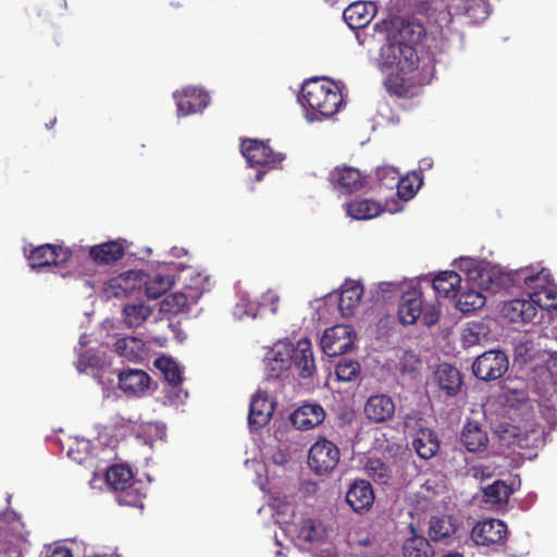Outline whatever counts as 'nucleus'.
<instances>
[{"label": "nucleus", "mask_w": 557, "mask_h": 557, "mask_svg": "<svg viewBox=\"0 0 557 557\" xmlns=\"http://www.w3.org/2000/svg\"><path fill=\"white\" fill-rule=\"evenodd\" d=\"M360 370L361 368L358 361L343 358L336 364L335 374L338 381L352 382L358 379Z\"/></svg>", "instance_id": "c03bdc74"}, {"label": "nucleus", "mask_w": 557, "mask_h": 557, "mask_svg": "<svg viewBox=\"0 0 557 557\" xmlns=\"http://www.w3.org/2000/svg\"><path fill=\"white\" fill-rule=\"evenodd\" d=\"M98 364V358L96 355L90 354L88 351L81 354L77 362H76V369L79 372H84L87 368H95Z\"/></svg>", "instance_id": "864d4df0"}, {"label": "nucleus", "mask_w": 557, "mask_h": 557, "mask_svg": "<svg viewBox=\"0 0 557 557\" xmlns=\"http://www.w3.org/2000/svg\"><path fill=\"white\" fill-rule=\"evenodd\" d=\"M326 530L320 520L306 518L299 523L298 537L308 543L319 542L325 536Z\"/></svg>", "instance_id": "58836bf2"}, {"label": "nucleus", "mask_w": 557, "mask_h": 557, "mask_svg": "<svg viewBox=\"0 0 557 557\" xmlns=\"http://www.w3.org/2000/svg\"><path fill=\"white\" fill-rule=\"evenodd\" d=\"M391 524L384 518L375 519L369 528L368 535L359 541L360 545L370 547L375 555H382L389 543Z\"/></svg>", "instance_id": "412c9836"}, {"label": "nucleus", "mask_w": 557, "mask_h": 557, "mask_svg": "<svg viewBox=\"0 0 557 557\" xmlns=\"http://www.w3.org/2000/svg\"><path fill=\"white\" fill-rule=\"evenodd\" d=\"M363 411L371 422L383 423L394 417L395 403L388 395L375 394L367 399Z\"/></svg>", "instance_id": "f3484780"}, {"label": "nucleus", "mask_w": 557, "mask_h": 557, "mask_svg": "<svg viewBox=\"0 0 557 557\" xmlns=\"http://www.w3.org/2000/svg\"><path fill=\"white\" fill-rule=\"evenodd\" d=\"M325 411L319 404H304L290 414L292 424L298 430H311L323 422Z\"/></svg>", "instance_id": "5701e85b"}, {"label": "nucleus", "mask_w": 557, "mask_h": 557, "mask_svg": "<svg viewBox=\"0 0 557 557\" xmlns=\"http://www.w3.org/2000/svg\"><path fill=\"white\" fill-rule=\"evenodd\" d=\"M377 61L382 71H389L384 78L387 92L399 98H408L412 87L429 84L435 75L433 54L393 40L391 36L381 47Z\"/></svg>", "instance_id": "f257e3e1"}, {"label": "nucleus", "mask_w": 557, "mask_h": 557, "mask_svg": "<svg viewBox=\"0 0 557 557\" xmlns=\"http://www.w3.org/2000/svg\"><path fill=\"white\" fill-rule=\"evenodd\" d=\"M412 447L420 458L424 460L433 458L440 450L436 432L430 428L419 426L413 435Z\"/></svg>", "instance_id": "b1692460"}, {"label": "nucleus", "mask_w": 557, "mask_h": 557, "mask_svg": "<svg viewBox=\"0 0 557 557\" xmlns=\"http://www.w3.org/2000/svg\"><path fill=\"white\" fill-rule=\"evenodd\" d=\"M435 380L447 396H455L460 391L462 379L459 370L449 363H442L435 371Z\"/></svg>", "instance_id": "cd10ccee"}, {"label": "nucleus", "mask_w": 557, "mask_h": 557, "mask_svg": "<svg viewBox=\"0 0 557 557\" xmlns=\"http://www.w3.org/2000/svg\"><path fill=\"white\" fill-rule=\"evenodd\" d=\"M292 343L275 344L267 357V379L276 380L288 376L292 368Z\"/></svg>", "instance_id": "9b49d317"}, {"label": "nucleus", "mask_w": 557, "mask_h": 557, "mask_svg": "<svg viewBox=\"0 0 557 557\" xmlns=\"http://www.w3.org/2000/svg\"><path fill=\"white\" fill-rule=\"evenodd\" d=\"M55 123H57V119L53 117L49 123L46 124V127L48 129H51L55 125Z\"/></svg>", "instance_id": "bf43d9fd"}, {"label": "nucleus", "mask_w": 557, "mask_h": 557, "mask_svg": "<svg viewBox=\"0 0 557 557\" xmlns=\"http://www.w3.org/2000/svg\"><path fill=\"white\" fill-rule=\"evenodd\" d=\"M441 317V306L433 293L428 294L419 283L403 293L398 302V318L401 324L412 325L421 319L426 326L436 324Z\"/></svg>", "instance_id": "f03ea898"}, {"label": "nucleus", "mask_w": 557, "mask_h": 557, "mask_svg": "<svg viewBox=\"0 0 557 557\" xmlns=\"http://www.w3.org/2000/svg\"><path fill=\"white\" fill-rule=\"evenodd\" d=\"M413 175H414L416 180H418V181H419V184H418V187H419V186H420V184H421V178H420V177L418 176V174H416V173H414Z\"/></svg>", "instance_id": "0e129e2a"}, {"label": "nucleus", "mask_w": 557, "mask_h": 557, "mask_svg": "<svg viewBox=\"0 0 557 557\" xmlns=\"http://www.w3.org/2000/svg\"><path fill=\"white\" fill-rule=\"evenodd\" d=\"M531 347L532 343L529 341L519 343L515 348L516 359L523 363L532 360L533 354L531 351Z\"/></svg>", "instance_id": "603ef678"}, {"label": "nucleus", "mask_w": 557, "mask_h": 557, "mask_svg": "<svg viewBox=\"0 0 557 557\" xmlns=\"http://www.w3.org/2000/svg\"><path fill=\"white\" fill-rule=\"evenodd\" d=\"M362 294L363 288L360 284H352L341 292L338 309L343 317L349 318L355 314V310L360 304Z\"/></svg>", "instance_id": "f704fd0d"}, {"label": "nucleus", "mask_w": 557, "mask_h": 557, "mask_svg": "<svg viewBox=\"0 0 557 557\" xmlns=\"http://www.w3.org/2000/svg\"><path fill=\"white\" fill-rule=\"evenodd\" d=\"M397 188V195L400 199L407 201L413 198L417 193V188L413 187L409 177L399 178L398 183L395 186Z\"/></svg>", "instance_id": "3c124183"}, {"label": "nucleus", "mask_w": 557, "mask_h": 557, "mask_svg": "<svg viewBox=\"0 0 557 557\" xmlns=\"http://www.w3.org/2000/svg\"><path fill=\"white\" fill-rule=\"evenodd\" d=\"M125 240H110L99 245H95L89 249V256L97 264H112L125 253Z\"/></svg>", "instance_id": "393cba45"}, {"label": "nucleus", "mask_w": 557, "mask_h": 557, "mask_svg": "<svg viewBox=\"0 0 557 557\" xmlns=\"http://www.w3.org/2000/svg\"><path fill=\"white\" fill-rule=\"evenodd\" d=\"M376 13V4L373 1H356L349 4L343 12V17L351 29L366 27Z\"/></svg>", "instance_id": "6ab92c4d"}, {"label": "nucleus", "mask_w": 557, "mask_h": 557, "mask_svg": "<svg viewBox=\"0 0 557 557\" xmlns=\"http://www.w3.org/2000/svg\"><path fill=\"white\" fill-rule=\"evenodd\" d=\"M275 400L265 391L258 389L249 405L248 424L252 430H259L267 425L275 410Z\"/></svg>", "instance_id": "1a4fd4ad"}, {"label": "nucleus", "mask_w": 557, "mask_h": 557, "mask_svg": "<svg viewBox=\"0 0 557 557\" xmlns=\"http://www.w3.org/2000/svg\"><path fill=\"white\" fill-rule=\"evenodd\" d=\"M529 293L534 306L545 310L557 309V286L550 283V273L545 270V282Z\"/></svg>", "instance_id": "bb28decb"}, {"label": "nucleus", "mask_w": 557, "mask_h": 557, "mask_svg": "<svg viewBox=\"0 0 557 557\" xmlns=\"http://www.w3.org/2000/svg\"><path fill=\"white\" fill-rule=\"evenodd\" d=\"M368 474L379 484H386L392 474L388 466L380 458H369L366 463Z\"/></svg>", "instance_id": "a18cd8bd"}, {"label": "nucleus", "mask_w": 557, "mask_h": 557, "mask_svg": "<svg viewBox=\"0 0 557 557\" xmlns=\"http://www.w3.org/2000/svg\"><path fill=\"white\" fill-rule=\"evenodd\" d=\"M173 280L170 275L157 273L152 276L146 274L145 294L148 298L157 299L171 289Z\"/></svg>", "instance_id": "4c0bfd02"}, {"label": "nucleus", "mask_w": 557, "mask_h": 557, "mask_svg": "<svg viewBox=\"0 0 557 557\" xmlns=\"http://www.w3.org/2000/svg\"><path fill=\"white\" fill-rule=\"evenodd\" d=\"M124 323L128 327L140 326L151 314L150 307L144 304H127L123 309Z\"/></svg>", "instance_id": "79ce46f5"}, {"label": "nucleus", "mask_w": 557, "mask_h": 557, "mask_svg": "<svg viewBox=\"0 0 557 557\" xmlns=\"http://www.w3.org/2000/svg\"><path fill=\"white\" fill-rule=\"evenodd\" d=\"M145 497L146 493L141 481H134L124 490L115 493L116 502L123 506L143 508Z\"/></svg>", "instance_id": "c9c22d12"}, {"label": "nucleus", "mask_w": 557, "mask_h": 557, "mask_svg": "<svg viewBox=\"0 0 557 557\" xmlns=\"http://www.w3.org/2000/svg\"><path fill=\"white\" fill-rule=\"evenodd\" d=\"M512 490L502 480H496L483 488V500L486 504L499 505L507 503Z\"/></svg>", "instance_id": "ea45409f"}, {"label": "nucleus", "mask_w": 557, "mask_h": 557, "mask_svg": "<svg viewBox=\"0 0 557 557\" xmlns=\"http://www.w3.org/2000/svg\"><path fill=\"white\" fill-rule=\"evenodd\" d=\"M154 363L163 372L169 384L177 386L182 383V372L174 361L166 358H159Z\"/></svg>", "instance_id": "49530a36"}, {"label": "nucleus", "mask_w": 557, "mask_h": 557, "mask_svg": "<svg viewBox=\"0 0 557 557\" xmlns=\"http://www.w3.org/2000/svg\"><path fill=\"white\" fill-rule=\"evenodd\" d=\"M461 284V277L456 271H443L438 273L431 282H425V292L437 296L453 298Z\"/></svg>", "instance_id": "4be33fe9"}, {"label": "nucleus", "mask_w": 557, "mask_h": 557, "mask_svg": "<svg viewBox=\"0 0 557 557\" xmlns=\"http://www.w3.org/2000/svg\"><path fill=\"white\" fill-rule=\"evenodd\" d=\"M320 344L323 352L333 357L346 354L352 346V339L346 326L335 325L324 331Z\"/></svg>", "instance_id": "ddd939ff"}, {"label": "nucleus", "mask_w": 557, "mask_h": 557, "mask_svg": "<svg viewBox=\"0 0 557 557\" xmlns=\"http://www.w3.org/2000/svg\"><path fill=\"white\" fill-rule=\"evenodd\" d=\"M301 97L304 106L323 116H332L343 103L342 92L334 82L329 79L312 78L305 82Z\"/></svg>", "instance_id": "7ed1b4c3"}, {"label": "nucleus", "mask_w": 557, "mask_h": 557, "mask_svg": "<svg viewBox=\"0 0 557 557\" xmlns=\"http://www.w3.org/2000/svg\"><path fill=\"white\" fill-rule=\"evenodd\" d=\"M188 308V299L184 293L168 295L160 304V311L169 314H178Z\"/></svg>", "instance_id": "37998d69"}, {"label": "nucleus", "mask_w": 557, "mask_h": 557, "mask_svg": "<svg viewBox=\"0 0 557 557\" xmlns=\"http://www.w3.org/2000/svg\"><path fill=\"white\" fill-rule=\"evenodd\" d=\"M480 277L482 278L480 285H482L483 284V274H480Z\"/></svg>", "instance_id": "69168bd1"}, {"label": "nucleus", "mask_w": 557, "mask_h": 557, "mask_svg": "<svg viewBox=\"0 0 557 557\" xmlns=\"http://www.w3.org/2000/svg\"><path fill=\"white\" fill-rule=\"evenodd\" d=\"M399 178V173L394 166H377L375 170V182L379 187L393 189Z\"/></svg>", "instance_id": "de8ad7c7"}, {"label": "nucleus", "mask_w": 557, "mask_h": 557, "mask_svg": "<svg viewBox=\"0 0 557 557\" xmlns=\"http://www.w3.org/2000/svg\"><path fill=\"white\" fill-rule=\"evenodd\" d=\"M150 376L143 370H127L119 374V386L125 393L137 395L148 389Z\"/></svg>", "instance_id": "c756f323"}, {"label": "nucleus", "mask_w": 557, "mask_h": 557, "mask_svg": "<svg viewBox=\"0 0 557 557\" xmlns=\"http://www.w3.org/2000/svg\"><path fill=\"white\" fill-rule=\"evenodd\" d=\"M509 368V360L502 350H488L481 354L472 363L474 376L481 381H495Z\"/></svg>", "instance_id": "39448f33"}, {"label": "nucleus", "mask_w": 557, "mask_h": 557, "mask_svg": "<svg viewBox=\"0 0 557 557\" xmlns=\"http://www.w3.org/2000/svg\"><path fill=\"white\" fill-rule=\"evenodd\" d=\"M460 441L468 451L479 453L486 449L488 435L476 421H467L462 428Z\"/></svg>", "instance_id": "a878e982"}, {"label": "nucleus", "mask_w": 557, "mask_h": 557, "mask_svg": "<svg viewBox=\"0 0 557 557\" xmlns=\"http://www.w3.org/2000/svg\"><path fill=\"white\" fill-rule=\"evenodd\" d=\"M135 341L136 339L134 337L119 338L114 344V351L120 356L129 357L133 354V350L128 351V343Z\"/></svg>", "instance_id": "5fc2aeb1"}, {"label": "nucleus", "mask_w": 557, "mask_h": 557, "mask_svg": "<svg viewBox=\"0 0 557 557\" xmlns=\"http://www.w3.org/2000/svg\"><path fill=\"white\" fill-rule=\"evenodd\" d=\"M374 492L370 482L356 480L346 493V503L356 512L368 511L374 503Z\"/></svg>", "instance_id": "a211bd4d"}, {"label": "nucleus", "mask_w": 557, "mask_h": 557, "mask_svg": "<svg viewBox=\"0 0 557 557\" xmlns=\"http://www.w3.org/2000/svg\"><path fill=\"white\" fill-rule=\"evenodd\" d=\"M24 523L15 512H7L0 517V555L4 557H22Z\"/></svg>", "instance_id": "20e7f679"}, {"label": "nucleus", "mask_w": 557, "mask_h": 557, "mask_svg": "<svg viewBox=\"0 0 557 557\" xmlns=\"http://www.w3.org/2000/svg\"><path fill=\"white\" fill-rule=\"evenodd\" d=\"M367 176L352 166H336L330 173V181L336 189L351 194L361 189L367 183Z\"/></svg>", "instance_id": "dca6fc26"}, {"label": "nucleus", "mask_w": 557, "mask_h": 557, "mask_svg": "<svg viewBox=\"0 0 557 557\" xmlns=\"http://www.w3.org/2000/svg\"><path fill=\"white\" fill-rule=\"evenodd\" d=\"M145 277L146 273L141 270H128L110 278L109 287L115 297L127 296L144 287Z\"/></svg>", "instance_id": "aec40b11"}, {"label": "nucleus", "mask_w": 557, "mask_h": 557, "mask_svg": "<svg viewBox=\"0 0 557 557\" xmlns=\"http://www.w3.org/2000/svg\"><path fill=\"white\" fill-rule=\"evenodd\" d=\"M178 116L201 112L209 102V95L196 87L184 88L174 95Z\"/></svg>", "instance_id": "2eb2a0df"}, {"label": "nucleus", "mask_w": 557, "mask_h": 557, "mask_svg": "<svg viewBox=\"0 0 557 557\" xmlns=\"http://www.w3.org/2000/svg\"><path fill=\"white\" fill-rule=\"evenodd\" d=\"M271 311H272V313H276V312H277V306H275V305L273 304V307L271 308Z\"/></svg>", "instance_id": "e2e57ef3"}, {"label": "nucleus", "mask_w": 557, "mask_h": 557, "mask_svg": "<svg viewBox=\"0 0 557 557\" xmlns=\"http://www.w3.org/2000/svg\"><path fill=\"white\" fill-rule=\"evenodd\" d=\"M507 534V525L498 519L478 522L472 531L471 539L476 545L488 546L500 543Z\"/></svg>", "instance_id": "4468645a"}, {"label": "nucleus", "mask_w": 557, "mask_h": 557, "mask_svg": "<svg viewBox=\"0 0 557 557\" xmlns=\"http://www.w3.org/2000/svg\"><path fill=\"white\" fill-rule=\"evenodd\" d=\"M504 315L512 323L532 321L537 309L530 299H512L503 307Z\"/></svg>", "instance_id": "c85d7f7f"}, {"label": "nucleus", "mask_w": 557, "mask_h": 557, "mask_svg": "<svg viewBox=\"0 0 557 557\" xmlns=\"http://www.w3.org/2000/svg\"><path fill=\"white\" fill-rule=\"evenodd\" d=\"M495 467L492 465L478 463L468 469V473L475 480L484 481L495 474Z\"/></svg>", "instance_id": "8fccbe9b"}, {"label": "nucleus", "mask_w": 557, "mask_h": 557, "mask_svg": "<svg viewBox=\"0 0 557 557\" xmlns=\"http://www.w3.org/2000/svg\"><path fill=\"white\" fill-rule=\"evenodd\" d=\"M46 557H73L72 550L63 545L53 547Z\"/></svg>", "instance_id": "13d9d810"}, {"label": "nucleus", "mask_w": 557, "mask_h": 557, "mask_svg": "<svg viewBox=\"0 0 557 557\" xmlns=\"http://www.w3.org/2000/svg\"><path fill=\"white\" fill-rule=\"evenodd\" d=\"M106 480L115 493L124 490V487L135 481L133 471L129 467L124 465H113L110 467L107 471Z\"/></svg>", "instance_id": "e433bc0d"}, {"label": "nucleus", "mask_w": 557, "mask_h": 557, "mask_svg": "<svg viewBox=\"0 0 557 557\" xmlns=\"http://www.w3.org/2000/svg\"><path fill=\"white\" fill-rule=\"evenodd\" d=\"M292 367L301 379L312 377L317 371L313 348L310 339L300 338L296 345L292 344Z\"/></svg>", "instance_id": "9d476101"}, {"label": "nucleus", "mask_w": 557, "mask_h": 557, "mask_svg": "<svg viewBox=\"0 0 557 557\" xmlns=\"http://www.w3.org/2000/svg\"><path fill=\"white\" fill-rule=\"evenodd\" d=\"M443 557H463V556L461 554H458V553H448L447 555H445Z\"/></svg>", "instance_id": "052dcab7"}, {"label": "nucleus", "mask_w": 557, "mask_h": 557, "mask_svg": "<svg viewBox=\"0 0 557 557\" xmlns=\"http://www.w3.org/2000/svg\"><path fill=\"white\" fill-rule=\"evenodd\" d=\"M513 286L524 289L528 294L536 287V284L545 282V269L535 272L533 269L524 268L516 270L508 275Z\"/></svg>", "instance_id": "473e14b6"}, {"label": "nucleus", "mask_w": 557, "mask_h": 557, "mask_svg": "<svg viewBox=\"0 0 557 557\" xmlns=\"http://www.w3.org/2000/svg\"><path fill=\"white\" fill-rule=\"evenodd\" d=\"M72 251L67 247L53 244H44L34 248L28 261L33 269L64 264L70 260Z\"/></svg>", "instance_id": "6e6552de"}, {"label": "nucleus", "mask_w": 557, "mask_h": 557, "mask_svg": "<svg viewBox=\"0 0 557 557\" xmlns=\"http://www.w3.org/2000/svg\"><path fill=\"white\" fill-rule=\"evenodd\" d=\"M242 153L251 168H274L283 161V156L273 151L264 141L259 139H245L240 145Z\"/></svg>", "instance_id": "0eeeda50"}, {"label": "nucleus", "mask_w": 557, "mask_h": 557, "mask_svg": "<svg viewBox=\"0 0 557 557\" xmlns=\"http://www.w3.org/2000/svg\"><path fill=\"white\" fill-rule=\"evenodd\" d=\"M383 211L380 202L372 199H356L347 203V213L356 220H368Z\"/></svg>", "instance_id": "72a5a7b5"}, {"label": "nucleus", "mask_w": 557, "mask_h": 557, "mask_svg": "<svg viewBox=\"0 0 557 557\" xmlns=\"http://www.w3.org/2000/svg\"><path fill=\"white\" fill-rule=\"evenodd\" d=\"M388 24L392 29L396 30L397 34L391 37L396 41H404L407 45L413 46L419 49L422 39L426 36V29L424 25L414 20H408L403 17H394L389 20Z\"/></svg>", "instance_id": "f8f14e48"}, {"label": "nucleus", "mask_w": 557, "mask_h": 557, "mask_svg": "<svg viewBox=\"0 0 557 557\" xmlns=\"http://www.w3.org/2000/svg\"><path fill=\"white\" fill-rule=\"evenodd\" d=\"M456 308L462 312H471L485 305V296L473 287H460L454 297Z\"/></svg>", "instance_id": "2f4dec72"}, {"label": "nucleus", "mask_w": 557, "mask_h": 557, "mask_svg": "<svg viewBox=\"0 0 557 557\" xmlns=\"http://www.w3.org/2000/svg\"><path fill=\"white\" fill-rule=\"evenodd\" d=\"M546 368L550 374V377L557 384V351L550 354L549 358L546 361Z\"/></svg>", "instance_id": "4d7b16f0"}, {"label": "nucleus", "mask_w": 557, "mask_h": 557, "mask_svg": "<svg viewBox=\"0 0 557 557\" xmlns=\"http://www.w3.org/2000/svg\"><path fill=\"white\" fill-rule=\"evenodd\" d=\"M422 366L420 357L412 350H405L399 358V370L401 373L414 376Z\"/></svg>", "instance_id": "09e8293b"}, {"label": "nucleus", "mask_w": 557, "mask_h": 557, "mask_svg": "<svg viewBox=\"0 0 557 557\" xmlns=\"http://www.w3.org/2000/svg\"><path fill=\"white\" fill-rule=\"evenodd\" d=\"M338 447L325 438L318 440L310 448L308 465L318 474L329 473L339 461Z\"/></svg>", "instance_id": "423d86ee"}, {"label": "nucleus", "mask_w": 557, "mask_h": 557, "mask_svg": "<svg viewBox=\"0 0 557 557\" xmlns=\"http://www.w3.org/2000/svg\"><path fill=\"white\" fill-rule=\"evenodd\" d=\"M457 530L456 520L451 516H442L431 521L429 534L435 542L451 536Z\"/></svg>", "instance_id": "a19ab883"}, {"label": "nucleus", "mask_w": 557, "mask_h": 557, "mask_svg": "<svg viewBox=\"0 0 557 557\" xmlns=\"http://www.w3.org/2000/svg\"><path fill=\"white\" fill-rule=\"evenodd\" d=\"M448 8L449 4L447 0H430V2L428 3V8H425V12L426 14H432V12L435 11L444 12L447 11Z\"/></svg>", "instance_id": "6e6d98bb"}, {"label": "nucleus", "mask_w": 557, "mask_h": 557, "mask_svg": "<svg viewBox=\"0 0 557 557\" xmlns=\"http://www.w3.org/2000/svg\"><path fill=\"white\" fill-rule=\"evenodd\" d=\"M410 531L412 535L404 542L401 547L403 557H434L435 550L430 541L422 535H417L412 524Z\"/></svg>", "instance_id": "7c9ffc66"}, {"label": "nucleus", "mask_w": 557, "mask_h": 557, "mask_svg": "<svg viewBox=\"0 0 557 557\" xmlns=\"http://www.w3.org/2000/svg\"><path fill=\"white\" fill-rule=\"evenodd\" d=\"M473 5H478V7H480V8L485 10V5L483 3H481V1H474Z\"/></svg>", "instance_id": "680f3d73"}]
</instances>
